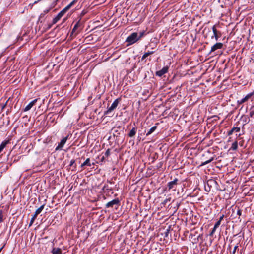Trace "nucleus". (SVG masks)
<instances>
[{"mask_svg":"<svg viewBox=\"0 0 254 254\" xmlns=\"http://www.w3.org/2000/svg\"><path fill=\"white\" fill-rule=\"evenodd\" d=\"M138 41V33L133 32L131 34L127 39L126 42L128 43V45H132Z\"/></svg>","mask_w":254,"mask_h":254,"instance_id":"obj_1","label":"nucleus"},{"mask_svg":"<svg viewBox=\"0 0 254 254\" xmlns=\"http://www.w3.org/2000/svg\"><path fill=\"white\" fill-rule=\"evenodd\" d=\"M120 205V200L118 198H116L108 202L106 204V208H115L117 209Z\"/></svg>","mask_w":254,"mask_h":254,"instance_id":"obj_2","label":"nucleus"},{"mask_svg":"<svg viewBox=\"0 0 254 254\" xmlns=\"http://www.w3.org/2000/svg\"><path fill=\"white\" fill-rule=\"evenodd\" d=\"M120 100V98L116 99L113 102L111 106L110 107H108L107 110L105 112V114H108L109 113H110L113 111L117 107Z\"/></svg>","mask_w":254,"mask_h":254,"instance_id":"obj_3","label":"nucleus"},{"mask_svg":"<svg viewBox=\"0 0 254 254\" xmlns=\"http://www.w3.org/2000/svg\"><path fill=\"white\" fill-rule=\"evenodd\" d=\"M179 180L177 178H175L173 181L169 182L167 185L169 190L174 189V190H175L176 186L179 184Z\"/></svg>","mask_w":254,"mask_h":254,"instance_id":"obj_4","label":"nucleus"},{"mask_svg":"<svg viewBox=\"0 0 254 254\" xmlns=\"http://www.w3.org/2000/svg\"><path fill=\"white\" fill-rule=\"evenodd\" d=\"M68 136H69V135H68L67 136L64 137V138H63L61 140L60 142L59 143L58 146L56 147L55 150L56 151L57 150H62V149L63 148V147L64 146V145L66 143L67 140L68 139Z\"/></svg>","mask_w":254,"mask_h":254,"instance_id":"obj_5","label":"nucleus"},{"mask_svg":"<svg viewBox=\"0 0 254 254\" xmlns=\"http://www.w3.org/2000/svg\"><path fill=\"white\" fill-rule=\"evenodd\" d=\"M66 12L64 9H63L62 11H61L58 15L53 19L52 24H54L56 23L61 18V17Z\"/></svg>","mask_w":254,"mask_h":254,"instance_id":"obj_6","label":"nucleus"},{"mask_svg":"<svg viewBox=\"0 0 254 254\" xmlns=\"http://www.w3.org/2000/svg\"><path fill=\"white\" fill-rule=\"evenodd\" d=\"M212 31L213 32V35L211 36V39H213L214 37L216 41H217L219 37H220L221 34L220 31H217L216 28V25H214L212 27Z\"/></svg>","mask_w":254,"mask_h":254,"instance_id":"obj_7","label":"nucleus"},{"mask_svg":"<svg viewBox=\"0 0 254 254\" xmlns=\"http://www.w3.org/2000/svg\"><path fill=\"white\" fill-rule=\"evenodd\" d=\"M207 185L208 186L209 190H207V188H206V186H205V190H213L214 189L212 188V185L216 186V182L213 180H210L207 181Z\"/></svg>","mask_w":254,"mask_h":254,"instance_id":"obj_8","label":"nucleus"},{"mask_svg":"<svg viewBox=\"0 0 254 254\" xmlns=\"http://www.w3.org/2000/svg\"><path fill=\"white\" fill-rule=\"evenodd\" d=\"M168 71V67L164 66L163 68L156 72V75L159 77H161L164 74L166 73Z\"/></svg>","mask_w":254,"mask_h":254,"instance_id":"obj_9","label":"nucleus"},{"mask_svg":"<svg viewBox=\"0 0 254 254\" xmlns=\"http://www.w3.org/2000/svg\"><path fill=\"white\" fill-rule=\"evenodd\" d=\"M223 44L222 43H216L211 48L210 52H214L215 51L220 49L223 48Z\"/></svg>","mask_w":254,"mask_h":254,"instance_id":"obj_10","label":"nucleus"},{"mask_svg":"<svg viewBox=\"0 0 254 254\" xmlns=\"http://www.w3.org/2000/svg\"><path fill=\"white\" fill-rule=\"evenodd\" d=\"M253 94H254V92L250 93L248 94V95H247L244 98H242L241 100H238V104H242L243 103H244L245 102H246L247 101H248V100L251 96H253Z\"/></svg>","mask_w":254,"mask_h":254,"instance_id":"obj_11","label":"nucleus"},{"mask_svg":"<svg viewBox=\"0 0 254 254\" xmlns=\"http://www.w3.org/2000/svg\"><path fill=\"white\" fill-rule=\"evenodd\" d=\"M37 101V99H36L31 102H30L24 108V111L26 112L31 109V108L33 106V105L36 103Z\"/></svg>","mask_w":254,"mask_h":254,"instance_id":"obj_12","label":"nucleus"},{"mask_svg":"<svg viewBox=\"0 0 254 254\" xmlns=\"http://www.w3.org/2000/svg\"><path fill=\"white\" fill-rule=\"evenodd\" d=\"M82 25V23H81L80 20L76 22V23L75 24L72 30V32L71 33L73 34L74 33V32H76L77 31V33H78V31H77L78 30V28L80 27H81Z\"/></svg>","mask_w":254,"mask_h":254,"instance_id":"obj_13","label":"nucleus"},{"mask_svg":"<svg viewBox=\"0 0 254 254\" xmlns=\"http://www.w3.org/2000/svg\"><path fill=\"white\" fill-rule=\"evenodd\" d=\"M92 165H94V163H92V164L90 163V158H87L86 160L81 164V167L83 168L84 166H91Z\"/></svg>","mask_w":254,"mask_h":254,"instance_id":"obj_14","label":"nucleus"},{"mask_svg":"<svg viewBox=\"0 0 254 254\" xmlns=\"http://www.w3.org/2000/svg\"><path fill=\"white\" fill-rule=\"evenodd\" d=\"M10 141L9 140H4L2 142L0 145V153L3 150V149L6 147V146L9 143Z\"/></svg>","mask_w":254,"mask_h":254,"instance_id":"obj_15","label":"nucleus"},{"mask_svg":"<svg viewBox=\"0 0 254 254\" xmlns=\"http://www.w3.org/2000/svg\"><path fill=\"white\" fill-rule=\"evenodd\" d=\"M136 131H137V128L134 127H133L131 130L130 131H129L128 134V136L129 137H133L134 136V135H135L136 133Z\"/></svg>","mask_w":254,"mask_h":254,"instance_id":"obj_16","label":"nucleus"},{"mask_svg":"<svg viewBox=\"0 0 254 254\" xmlns=\"http://www.w3.org/2000/svg\"><path fill=\"white\" fill-rule=\"evenodd\" d=\"M77 2V0H73L71 2H70L68 5H67L64 9V10H65L67 12Z\"/></svg>","mask_w":254,"mask_h":254,"instance_id":"obj_17","label":"nucleus"},{"mask_svg":"<svg viewBox=\"0 0 254 254\" xmlns=\"http://www.w3.org/2000/svg\"><path fill=\"white\" fill-rule=\"evenodd\" d=\"M77 2V0H73L71 2H70L68 5H67L64 9V10H65L67 12Z\"/></svg>","mask_w":254,"mask_h":254,"instance_id":"obj_18","label":"nucleus"},{"mask_svg":"<svg viewBox=\"0 0 254 254\" xmlns=\"http://www.w3.org/2000/svg\"><path fill=\"white\" fill-rule=\"evenodd\" d=\"M155 172L151 168H148L147 170L146 177H149L154 174Z\"/></svg>","mask_w":254,"mask_h":254,"instance_id":"obj_19","label":"nucleus"},{"mask_svg":"<svg viewBox=\"0 0 254 254\" xmlns=\"http://www.w3.org/2000/svg\"><path fill=\"white\" fill-rule=\"evenodd\" d=\"M154 53V51H149L145 53L141 58V60H144L146 57H147L150 55L153 54Z\"/></svg>","mask_w":254,"mask_h":254,"instance_id":"obj_20","label":"nucleus"},{"mask_svg":"<svg viewBox=\"0 0 254 254\" xmlns=\"http://www.w3.org/2000/svg\"><path fill=\"white\" fill-rule=\"evenodd\" d=\"M238 149V142L237 141H235L233 142L232 144V146L231 148H230V150H236Z\"/></svg>","mask_w":254,"mask_h":254,"instance_id":"obj_21","label":"nucleus"},{"mask_svg":"<svg viewBox=\"0 0 254 254\" xmlns=\"http://www.w3.org/2000/svg\"><path fill=\"white\" fill-rule=\"evenodd\" d=\"M156 128H157L156 126H154L152 127L146 133V136H149V135H150L151 133H152L155 131V130Z\"/></svg>","mask_w":254,"mask_h":254,"instance_id":"obj_22","label":"nucleus"},{"mask_svg":"<svg viewBox=\"0 0 254 254\" xmlns=\"http://www.w3.org/2000/svg\"><path fill=\"white\" fill-rule=\"evenodd\" d=\"M44 207V205H43L41 206L39 208H38L36 211L35 212L34 214L38 216V214H39L43 210Z\"/></svg>","mask_w":254,"mask_h":254,"instance_id":"obj_23","label":"nucleus"},{"mask_svg":"<svg viewBox=\"0 0 254 254\" xmlns=\"http://www.w3.org/2000/svg\"><path fill=\"white\" fill-rule=\"evenodd\" d=\"M37 217V215H36V214H34L33 215H32V217L31 219V220H30V223H29V227L31 226L34 223L35 220L36 219Z\"/></svg>","mask_w":254,"mask_h":254,"instance_id":"obj_24","label":"nucleus"},{"mask_svg":"<svg viewBox=\"0 0 254 254\" xmlns=\"http://www.w3.org/2000/svg\"><path fill=\"white\" fill-rule=\"evenodd\" d=\"M213 160V158L212 157L211 159H209V160H207V161L202 163L201 165V166H203V165H206V164L210 163Z\"/></svg>","mask_w":254,"mask_h":254,"instance_id":"obj_25","label":"nucleus"},{"mask_svg":"<svg viewBox=\"0 0 254 254\" xmlns=\"http://www.w3.org/2000/svg\"><path fill=\"white\" fill-rule=\"evenodd\" d=\"M232 129L233 132H238L240 131V128L239 127H233Z\"/></svg>","mask_w":254,"mask_h":254,"instance_id":"obj_26","label":"nucleus"},{"mask_svg":"<svg viewBox=\"0 0 254 254\" xmlns=\"http://www.w3.org/2000/svg\"><path fill=\"white\" fill-rule=\"evenodd\" d=\"M3 215L2 211L1 210L0 211V223H1L3 221Z\"/></svg>","mask_w":254,"mask_h":254,"instance_id":"obj_27","label":"nucleus"},{"mask_svg":"<svg viewBox=\"0 0 254 254\" xmlns=\"http://www.w3.org/2000/svg\"><path fill=\"white\" fill-rule=\"evenodd\" d=\"M145 34V32L142 31L139 33V35H138V40H140Z\"/></svg>","mask_w":254,"mask_h":254,"instance_id":"obj_28","label":"nucleus"},{"mask_svg":"<svg viewBox=\"0 0 254 254\" xmlns=\"http://www.w3.org/2000/svg\"><path fill=\"white\" fill-rule=\"evenodd\" d=\"M254 115V108H251L250 111V116L253 117Z\"/></svg>","mask_w":254,"mask_h":254,"instance_id":"obj_29","label":"nucleus"},{"mask_svg":"<svg viewBox=\"0 0 254 254\" xmlns=\"http://www.w3.org/2000/svg\"><path fill=\"white\" fill-rule=\"evenodd\" d=\"M216 229L217 228H215V227L213 228V229L211 230V232L210 233V236H213L214 233L215 232Z\"/></svg>","mask_w":254,"mask_h":254,"instance_id":"obj_30","label":"nucleus"},{"mask_svg":"<svg viewBox=\"0 0 254 254\" xmlns=\"http://www.w3.org/2000/svg\"><path fill=\"white\" fill-rule=\"evenodd\" d=\"M50 10V9H46V10H44L43 13L41 14V16H44L46 13H48L49 12Z\"/></svg>","mask_w":254,"mask_h":254,"instance_id":"obj_31","label":"nucleus"},{"mask_svg":"<svg viewBox=\"0 0 254 254\" xmlns=\"http://www.w3.org/2000/svg\"><path fill=\"white\" fill-rule=\"evenodd\" d=\"M238 248V244L234 247V249L232 251V254H235V253H236V251L237 249V248Z\"/></svg>","mask_w":254,"mask_h":254,"instance_id":"obj_32","label":"nucleus"},{"mask_svg":"<svg viewBox=\"0 0 254 254\" xmlns=\"http://www.w3.org/2000/svg\"><path fill=\"white\" fill-rule=\"evenodd\" d=\"M221 224V222L220 221H218L214 225V226L215 228H218L219 225H220Z\"/></svg>","mask_w":254,"mask_h":254,"instance_id":"obj_33","label":"nucleus"},{"mask_svg":"<svg viewBox=\"0 0 254 254\" xmlns=\"http://www.w3.org/2000/svg\"><path fill=\"white\" fill-rule=\"evenodd\" d=\"M110 150L109 149H107L105 153V155L106 156V157H108L109 155H110Z\"/></svg>","mask_w":254,"mask_h":254,"instance_id":"obj_34","label":"nucleus"},{"mask_svg":"<svg viewBox=\"0 0 254 254\" xmlns=\"http://www.w3.org/2000/svg\"><path fill=\"white\" fill-rule=\"evenodd\" d=\"M75 160L72 159L70 162L69 166H72L73 165V164L75 163Z\"/></svg>","mask_w":254,"mask_h":254,"instance_id":"obj_35","label":"nucleus"},{"mask_svg":"<svg viewBox=\"0 0 254 254\" xmlns=\"http://www.w3.org/2000/svg\"><path fill=\"white\" fill-rule=\"evenodd\" d=\"M241 210L239 208H238L237 211V214L239 216H241Z\"/></svg>","mask_w":254,"mask_h":254,"instance_id":"obj_36","label":"nucleus"},{"mask_svg":"<svg viewBox=\"0 0 254 254\" xmlns=\"http://www.w3.org/2000/svg\"><path fill=\"white\" fill-rule=\"evenodd\" d=\"M233 133V131L232 130V129H231L230 130L228 131V132H227V135L230 136L231 135H232Z\"/></svg>","mask_w":254,"mask_h":254,"instance_id":"obj_37","label":"nucleus"},{"mask_svg":"<svg viewBox=\"0 0 254 254\" xmlns=\"http://www.w3.org/2000/svg\"><path fill=\"white\" fill-rule=\"evenodd\" d=\"M224 216V215H222L221 216H220L218 221H220L221 222L222 220L223 219Z\"/></svg>","mask_w":254,"mask_h":254,"instance_id":"obj_38","label":"nucleus"},{"mask_svg":"<svg viewBox=\"0 0 254 254\" xmlns=\"http://www.w3.org/2000/svg\"><path fill=\"white\" fill-rule=\"evenodd\" d=\"M169 232V229H167L166 232H165V236L166 237H167Z\"/></svg>","mask_w":254,"mask_h":254,"instance_id":"obj_39","label":"nucleus"},{"mask_svg":"<svg viewBox=\"0 0 254 254\" xmlns=\"http://www.w3.org/2000/svg\"><path fill=\"white\" fill-rule=\"evenodd\" d=\"M105 160V157L104 156H102V158H101V162H104Z\"/></svg>","mask_w":254,"mask_h":254,"instance_id":"obj_40","label":"nucleus"},{"mask_svg":"<svg viewBox=\"0 0 254 254\" xmlns=\"http://www.w3.org/2000/svg\"><path fill=\"white\" fill-rule=\"evenodd\" d=\"M162 163L161 162H160L159 164L157 165L158 168H160L162 166Z\"/></svg>","mask_w":254,"mask_h":254,"instance_id":"obj_41","label":"nucleus"},{"mask_svg":"<svg viewBox=\"0 0 254 254\" xmlns=\"http://www.w3.org/2000/svg\"><path fill=\"white\" fill-rule=\"evenodd\" d=\"M69 195H70V194L68 195V194H67V191H66V192H65V194H64V196H67V197H68Z\"/></svg>","mask_w":254,"mask_h":254,"instance_id":"obj_42","label":"nucleus"},{"mask_svg":"<svg viewBox=\"0 0 254 254\" xmlns=\"http://www.w3.org/2000/svg\"><path fill=\"white\" fill-rule=\"evenodd\" d=\"M6 244H4V245L0 249V252L1 251V250L3 249V248L5 247Z\"/></svg>","mask_w":254,"mask_h":254,"instance_id":"obj_43","label":"nucleus"},{"mask_svg":"<svg viewBox=\"0 0 254 254\" xmlns=\"http://www.w3.org/2000/svg\"><path fill=\"white\" fill-rule=\"evenodd\" d=\"M19 195L21 197L22 196V191H19Z\"/></svg>","mask_w":254,"mask_h":254,"instance_id":"obj_44","label":"nucleus"},{"mask_svg":"<svg viewBox=\"0 0 254 254\" xmlns=\"http://www.w3.org/2000/svg\"><path fill=\"white\" fill-rule=\"evenodd\" d=\"M190 196V197L191 196H191L190 194H187V196Z\"/></svg>","mask_w":254,"mask_h":254,"instance_id":"obj_45","label":"nucleus"},{"mask_svg":"<svg viewBox=\"0 0 254 254\" xmlns=\"http://www.w3.org/2000/svg\"><path fill=\"white\" fill-rule=\"evenodd\" d=\"M29 196H30V193H29V192H28V197H29Z\"/></svg>","mask_w":254,"mask_h":254,"instance_id":"obj_46","label":"nucleus"},{"mask_svg":"<svg viewBox=\"0 0 254 254\" xmlns=\"http://www.w3.org/2000/svg\"><path fill=\"white\" fill-rule=\"evenodd\" d=\"M73 167H74V169H75V168H76V165H74V166H73Z\"/></svg>","mask_w":254,"mask_h":254,"instance_id":"obj_47","label":"nucleus"},{"mask_svg":"<svg viewBox=\"0 0 254 254\" xmlns=\"http://www.w3.org/2000/svg\"><path fill=\"white\" fill-rule=\"evenodd\" d=\"M249 192H248V193H247V194L245 193V195H248Z\"/></svg>","mask_w":254,"mask_h":254,"instance_id":"obj_48","label":"nucleus"},{"mask_svg":"<svg viewBox=\"0 0 254 254\" xmlns=\"http://www.w3.org/2000/svg\"><path fill=\"white\" fill-rule=\"evenodd\" d=\"M164 202L165 203H166L167 202V200L166 199L165 200H164Z\"/></svg>","mask_w":254,"mask_h":254,"instance_id":"obj_49","label":"nucleus"},{"mask_svg":"<svg viewBox=\"0 0 254 254\" xmlns=\"http://www.w3.org/2000/svg\"><path fill=\"white\" fill-rule=\"evenodd\" d=\"M197 194V192L196 194H195V195H194L195 196V195H196Z\"/></svg>","mask_w":254,"mask_h":254,"instance_id":"obj_50","label":"nucleus"},{"mask_svg":"<svg viewBox=\"0 0 254 254\" xmlns=\"http://www.w3.org/2000/svg\"><path fill=\"white\" fill-rule=\"evenodd\" d=\"M61 192H62L63 194L64 193V191H62Z\"/></svg>","mask_w":254,"mask_h":254,"instance_id":"obj_51","label":"nucleus"}]
</instances>
